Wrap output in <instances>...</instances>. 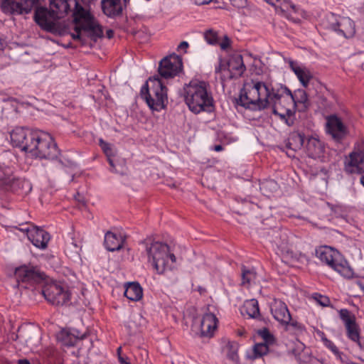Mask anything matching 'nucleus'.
Segmentation results:
<instances>
[{"instance_id": "nucleus-32", "label": "nucleus", "mask_w": 364, "mask_h": 364, "mask_svg": "<svg viewBox=\"0 0 364 364\" xmlns=\"http://www.w3.org/2000/svg\"><path fill=\"white\" fill-rule=\"evenodd\" d=\"M305 137L301 133H293L288 141V146L293 149H300L304 144Z\"/></svg>"}, {"instance_id": "nucleus-47", "label": "nucleus", "mask_w": 364, "mask_h": 364, "mask_svg": "<svg viewBox=\"0 0 364 364\" xmlns=\"http://www.w3.org/2000/svg\"><path fill=\"white\" fill-rule=\"evenodd\" d=\"M223 149H224V148L221 144L215 145L210 148V150H213V151H218V152L221 151Z\"/></svg>"}, {"instance_id": "nucleus-3", "label": "nucleus", "mask_w": 364, "mask_h": 364, "mask_svg": "<svg viewBox=\"0 0 364 364\" xmlns=\"http://www.w3.org/2000/svg\"><path fill=\"white\" fill-rule=\"evenodd\" d=\"M183 97L189 109L195 114L211 112L214 107V100L207 82L191 80L183 87Z\"/></svg>"}, {"instance_id": "nucleus-16", "label": "nucleus", "mask_w": 364, "mask_h": 364, "mask_svg": "<svg viewBox=\"0 0 364 364\" xmlns=\"http://www.w3.org/2000/svg\"><path fill=\"white\" fill-rule=\"evenodd\" d=\"M345 170L350 173H364V149L355 148L345 161Z\"/></svg>"}, {"instance_id": "nucleus-1", "label": "nucleus", "mask_w": 364, "mask_h": 364, "mask_svg": "<svg viewBox=\"0 0 364 364\" xmlns=\"http://www.w3.org/2000/svg\"><path fill=\"white\" fill-rule=\"evenodd\" d=\"M50 9L55 11L61 17L66 14L72 6H75L73 12L74 21L76 24L75 32L71 36L75 40L85 43V37L89 36L93 40L102 35V31L90 10L84 9L77 0H50Z\"/></svg>"}, {"instance_id": "nucleus-5", "label": "nucleus", "mask_w": 364, "mask_h": 364, "mask_svg": "<svg viewBox=\"0 0 364 364\" xmlns=\"http://www.w3.org/2000/svg\"><path fill=\"white\" fill-rule=\"evenodd\" d=\"M26 153L31 157L53 159L58 155V149L52 136L41 130H35Z\"/></svg>"}, {"instance_id": "nucleus-52", "label": "nucleus", "mask_w": 364, "mask_h": 364, "mask_svg": "<svg viewBox=\"0 0 364 364\" xmlns=\"http://www.w3.org/2000/svg\"><path fill=\"white\" fill-rule=\"evenodd\" d=\"M28 346L31 348V349H33V347L36 346V344H33L31 341H27Z\"/></svg>"}, {"instance_id": "nucleus-7", "label": "nucleus", "mask_w": 364, "mask_h": 364, "mask_svg": "<svg viewBox=\"0 0 364 364\" xmlns=\"http://www.w3.org/2000/svg\"><path fill=\"white\" fill-rule=\"evenodd\" d=\"M141 96L148 106L155 111L164 109L168 100L166 88L158 76L149 78L141 89Z\"/></svg>"}, {"instance_id": "nucleus-9", "label": "nucleus", "mask_w": 364, "mask_h": 364, "mask_svg": "<svg viewBox=\"0 0 364 364\" xmlns=\"http://www.w3.org/2000/svg\"><path fill=\"white\" fill-rule=\"evenodd\" d=\"M61 16L54 10H49L44 7H38L35 11L34 20L36 23L44 31L55 34L62 35L58 19Z\"/></svg>"}, {"instance_id": "nucleus-40", "label": "nucleus", "mask_w": 364, "mask_h": 364, "mask_svg": "<svg viewBox=\"0 0 364 364\" xmlns=\"http://www.w3.org/2000/svg\"><path fill=\"white\" fill-rule=\"evenodd\" d=\"M269 345L264 343H257L254 346V354L255 358L262 357L269 351Z\"/></svg>"}, {"instance_id": "nucleus-49", "label": "nucleus", "mask_w": 364, "mask_h": 364, "mask_svg": "<svg viewBox=\"0 0 364 364\" xmlns=\"http://www.w3.org/2000/svg\"><path fill=\"white\" fill-rule=\"evenodd\" d=\"M188 47V43L186 41H183V53H186V48Z\"/></svg>"}, {"instance_id": "nucleus-18", "label": "nucleus", "mask_w": 364, "mask_h": 364, "mask_svg": "<svg viewBox=\"0 0 364 364\" xmlns=\"http://www.w3.org/2000/svg\"><path fill=\"white\" fill-rule=\"evenodd\" d=\"M339 317L346 328L347 337L350 340L358 338L360 328L356 323L355 315L347 309H342L339 311Z\"/></svg>"}, {"instance_id": "nucleus-55", "label": "nucleus", "mask_w": 364, "mask_h": 364, "mask_svg": "<svg viewBox=\"0 0 364 364\" xmlns=\"http://www.w3.org/2000/svg\"><path fill=\"white\" fill-rule=\"evenodd\" d=\"M270 183H271V184H272V185H274V186H277V183H276L275 182H274V181H271V182H270Z\"/></svg>"}, {"instance_id": "nucleus-36", "label": "nucleus", "mask_w": 364, "mask_h": 364, "mask_svg": "<svg viewBox=\"0 0 364 364\" xmlns=\"http://www.w3.org/2000/svg\"><path fill=\"white\" fill-rule=\"evenodd\" d=\"M258 335L263 339V343L272 345L274 343L275 338L267 328H262L258 330Z\"/></svg>"}, {"instance_id": "nucleus-4", "label": "nucleus", "mask_w": 364, "mask_h": 364, "mask_svg": "<svg viewBox=\"0 0 364 364\" xmlns=\"http://www.w3.org/2000/svg\"><path fill=\"white\" fill-rule=\"evenodd\" d=\"M271 93L272 90L264 82L252 80L244 84L237 102L251 110L264 109L268 107Z\"/></svg>"}, {"instance_id": "nucleus-30", "label": "nucleus", "mask_w": 364, "mask_h": 364, "mask_svg": "<svg viewBox=\"0 0 364 364\" xmlns=\"http://www.w3.org/2000/svg\"><path fill=\"white\" fill-rule=\"evenodd\" d=\"M242 315H247L249 318H256L259 315V309L258 302L256 299H250L246 301L242 309Z\"/></svg>"}, {"instance_id": "nucleus-51", "label": "nucleus", "mask_w": 364, "mask_h": 364, "mask_svg": "<svg viewBox=\"0 0 364 364\" xmlns=\"http://www.w3.org/2000/svg\"><path fill=\"white\" fill-rule=\"evenodd\" d=\"M107 35L109 38H111L113 36V31L112 30L107 31Z\"/></svg>"}, {"instance_id": "nucleus-27", "label": "nucleus", "mask_w": 364, "mask_h": 364, "mask_svg": "<svg viewBox=\"0 0 364 364\" xmlns=\"http://www.w3.org/2000/svg\"><path fill=\"white\" fill-rule=\"evenodd\" d=\"M124 296L130 301H137L142 298L143 289L137 282H130L125 285Z\"/></svg>"}, {"instance_id": "nucleus-34", "label": "nucleus", "mask_w": 364, "mask_h": 364, "mask_svg": "<svg viewBox=\"0 0 364 364\" xmlns=\"http://www.w3.org/2000/svg\"><path fill=\"white\" fill-rule=\"evenodd\" d=\"M279 235V240L277 239V237H276V239L273 241L274 243L276 245V246L280 249L282 252H287L289 251V240L287 237V235L284 232H279L277 233Z\"/></svg>"}, {"instance_id": "nucleus-44", "label": "nucleus", "mask_w": 364, "mask_h": 364, "mask_svg": "<svg viewBox=\"0 0 364 364\" xmlns=\"http://www.w3.org/2000/svg\"><path fill=\"white\" fill-rule=\"evenodd\" d=\"M218 44L220 46L221 50H227L230 47L231 41L227 36H225L222 41H218Z\"/></svg>"}, {"instance_id": "nucleus-8", "label": "nucleus", "mask_w": 364, "mask_h": 364, "mask_svg": "<svg viewBox=\"0 0 364 364\" xmlns=\"http://www.w3.org/2000/svg\"><path fill=\"white\" fill-rule=\"evenodd\" d=\"M316 256L342 277L347 279L353 277V269L336 250L328 246H321L316 250Z\"/></svg>"}, {"instance_id": "nucleus-25", "label": "nucleus", "mask_w": 364, "mask_h": 364, "mask_svg": "<svg viewBox=\"0 0 364 364\" xmlns=\"http://www.w3.org/2000/svg\"><path fill=\"white\" fill-rule=\"evenodd\" d=\"M124 242V239L120 234L107 232L105 235V246L109 251L119 250Z\"/></svg>"}, {"instance_id": "nucleus-41", "label": "nucleus", "mask_w": 364, "mask_h": 364, "mask_svg": "<svg viewBox=\"0 0 364 364\" xmlns=\"http://www.w3.org/2000/svg\"><path fill=\"white\" fill-rule=\"evenodd\" d=\"M227 357L233 362L237 363L238 361L237 350L235 345L228 344Z\"/></svg>"}, {"instance_id": "nucleus-53", "label": "nucleus", "mask_w": 364, "mask_h": 364, "mask_svg": "<svg viewBox=\"0 0 364 364\" xmlns=\"http://www.w3.org/2000/svg\"><path fill=\"white\" fill-rule=\"evenodd\" d=\"M360 183L364 187V176H361L360 178Z\"/></svg>"}, {"instance_id": "nucleus-22", "label": "nucleus", "mask_w": 364, "mask_h": 364, "mask_svg": "<svg viewBox=\"0 0 364 364\" xmlns=\"http://www.w3.org/2000/svg\"><path fill=\"white\" fill-rule=\"evenodd\" d=\"M127 0H102V8L104 14L109 17H114L122 14Z\"/></svg>"}, {"instance_id": "nucleus-43", "label": "nucleus", "mask_w": 364, "mask_h": 364, "mask_svg": "<svg viewBox=\"0 0 364 364\" xmlns=\"http://www.w3.org/2000/svg\"><path fill=\"white\" fill-rule=\"evenodd\" d=\"M314 298L318 304L322 306H328L330 305V300L326 296H323L320 294H315Z\"/></svg>"}, {"instance_id": "nucleus-6", "label": "nucleus", "mask_w": 364, "mask_h": 364, "mask_svg": "<svg viewBox=\"0 0 364 364\" xmlns=\"http://www.w3.org/2000/svg\"><path fill=\"white\" fill-rule=\"evenodd\" d=\"M268 101V107L272 108L273 114L278 115L282 120L289 125V120L294 113L291 90L286 87L277 90L272 89Z\"/></svg>"}, {"instance_id": "nucleus-21", "label": "nucleus", "mask_w": 364, "mask_h": 364, "mask_svg": "<svg viewBox=\"0 0 364 364\" xmlns=\"http://www.w3.org/2000/svg\"><path fill=\"white\" fill-rule=\"evenodd\" d=\"M271 314L274 318L281 324L291 321V316L284 302L279 299H274L271 304Z\"/></svg>"}, {"instance_id": "nucleus-54", "label": "nucleus", "mask_w": 364, "mask_h": 364, "mask_svg": "<svg viewBox=\"0 0 364 364\" xmlns=\"http://www.w3.org/2000/svg\"><path fill=\"white\" fill-rule=\"evenodd\" d=\"M181 48H182V42L178 45V49H180Z\"/></svg>"}, {"instance_id": "nucleus-35", "label": "nucleus", "mask_w": 364, "mask_h": 364, "mask_svg": "<svg viewBox=\"0 0 364 364\" xmlns=\"http://www.w3.org/2000/svg\"><path fill=\"white\" fill-rule=\"evenodd\" d=\"M99 144L102 149L103 150L104 153L106 154V156L108 157V161L109 164L113 166V161L111 159V156L114 155V150L112 146L107 142L105 141L102 139H99Z\"/></svg>"}, {"instance_id": "nucleus-28", "label": "nucleus", "mask_w": 364, "mask_h": 364, "mask_svg": "<svg viewBox=\"0 0 364 364\" xmlns=\"http://www.w3.org/2000/svg\"><path fill=\"white\" fill-rule=\"evenodd\" d=\"M293 107H298L299 111H304L309 105L305 90L299 89L292 93Z\"/></svg>"}, {"instance_id": "nucleus-46", "label": "nucleus", "mask_w": 364, "mask_h": 364, "mask_svg": "<svg viewBox=\"0 0 364 364\" xmlns=\"http://www.w3.org/2000/svg\"><path fill=\"white\" fill-rule=\"evenodd\" d=\"M196 5H203L210 3L212 0H191Z\"/></svg>"}, {"instance_id": "nucleus-23", "label": "nucleus", "mask_w": 364, "mask_h": 364, "mask_svg": "<svg viewBox=\"0 0 364 364\" xmlns=\"http://www.w3.org/2000/svg\"><path fill=\"white\" fill-rule=\"evenodd\" d=\"M58 341L65 346H73L77 341L82 338V336L76 329H63L57 336Z\"/></svg>"}, {"instance_id": "nucleus-2", "label": "nucleus", "mask_w": 364, "mask_h": 364, "mask_svg": "<svg viewBox=\"0 0 364 364\" xmlns=\"http://www.w3.org/2000/svg\"><path fill=\"white\" fill-rule=\"evenodd\" d=\"M148 263L158 274L174 276L180 266V252L174 247L155 242L146 246Z\"/></svg>"}, {"instance_id": "nucleus-39", "label": "nucleus", "mask_w": 364, "mask_h": 364, "mask_svg": "<svg viewBox=\"0 0 364 364\" xmlns=\"http://www.w3.org/2000/svg\"><path fill=\"white\" fill-rule=\"evenodd\" d=\"M204 38L208 43L210 45H217L218 43L219 37L217 31L210 29L205 32Z\"/></svg>"}, {"instance_id": "nucleus-26", "label": "nucleus", "mask_w": 364, "mask_h": 364, "mask_svg": "<svg viewBox=\"0 0 364 364\" xmlns=\"http://www.w3.org/2000/svg\"><path fill=\"white\" fill-rule=\"evenodd\" d=\"M226 63L233 75L237 77H240L246 70L242 56L238 53L232 55Z\"/></svg>"}, {"instance_id": "nucleus-19", "label": "nucleus", "mask_w": 364, "mask_h": 364, "mask_svg": "<svg viewBox=\"0 0 364 364\" xmlns=\"http://www.w3.org/2000/svg\"><path fill=\"white\" fill-rule=\"evenodd\" d=\"M15 276L18 282H37L43 278L37 269L31 265H21L15 270Z\"/></svg>"}, {"instance_id": "nucleus-15", "label": "nucleus", "mask_w": 364, "mask_h": 364, "mask_svg": "<svg viewBox=\"0 0 364 364\" xmlns=\"http://www.w3.org/2000/svg\"><path fill=\"white\" fill-rule=\"evenodd\" d=\"M218 319L216 316L213 313L205 314L200 323L196 326V323L193 324V331H195L196 333L200 337L212 338L215 335V331L218 329Z\"/></svg>"}, {"instance_id": "nucleus-13", "label": "nucleus", "mask_w": 364, "mask_h": 364, "mask_svg": "<svg viewBox=\"0 0 364 364\" xmlns=\"http://www.w3.org/2000/svg\"><path fill=\"white\" fill-rule=\"evenodd\" d=\"M43 294L46 299L53 305H64L70 299V293L67 287L57 282L48 284Z\"/></svg>"}, {"instance_id": "nucleus-31", "label": "nucleus", "mask_w": 364, "mask_h": 364, "mask_svg": "<svg viewBox=\"0 0 364 364\" xmlns=\"http://www.w3.org/2000/svg\"><path fill=\"white\" fill-rule=\"evenodd\" d=\"M215 73L220 75V78L222 82H225L232 78H237V76L233 75L225 61H220L218 66L215 67Z\"/></svg>"}, {"instance_id": "nucleus-10", "label": "nucleus", "mask_w": 364, "mask_h": 364, "mask_svg": "<svg viewBox=\"0 0 364 364\" xmlns=\"http://www.w3.org/2000/svg\"><path fill=\"white\" fill-rule=\"evenodd\" d=\"M326 23L327 29L345 38H350L355 33V23L348 17L336 16L331 13L326 16Z\"/></svg>"}, {"instance_id": "nucleus-45", "label": "nucleus", "mask_w": 364, "mask_h": 364, "mask_svg": "<svg viewBox=\"0 0 364 364\" xmlns=\"http://www.w3.org/2000/svg\"><path fill=\"white\" fill-rule=\"evenodd\" d=\"M231 4L234 6L240 7L243 6L245 4V1H243V0H228Z\"/></svg>"}, {"instance_id": "nucleus-12", "label": "nucleus", "mask_w": 364, "mask_h": 364, "mask_svg": "<svg viewBox=\"0 0 364 364\" xmlns=\"http://www.w3.org/2000/svg\"><path fill=\"white\" fill-rule=\"evenodd\" d=\"M182 68V58L175 53L167 55L159 62L158 72L161 77L171 79L178 75Z\"/></svg>"}, {"instance_id": "nucleus-50", "label": "nucleus", "mask_w": 364, "mask_h": 364, "mask_svg": "<svg viewBox=\"0 0 364 364\" xmlns=\"http://www.w3.org/2000/svg\"><path fill=\"white\" fill-rule=\"evenodd\" d=\"M119 362L121 364H130L129 362H127L123 358L121 357H119Z\"/></svg>"}, {"instance_id": "nucleus-37", "label": "nucleus", "mask_w": 364, "mask_h": 364, "mask_svg": "<svg viewBox=\"0 0 364 364\" xmlns=\"http://www.w3.org/2000/svg\"><path fill=\"white\" fill-rule=\"evenodd\" d=\"M306 149L311 155L316 154L320 151V142L315 138H310L307 141Z\"/></svg>"}, {"instance_id": "nucleus-33", "label": "nucleus", "mask_w": 364, "mask_h": 364, "mask_svg": "<svg viewBox=\"0 0 364 364\" xmlns=\"http://www.w3.org/2000/svg\"><path fill=\"white\" fill-rule=\"evenodd\" d=\"M256 279V272L253 269L246 268L245 266L242 267V284L249 285Z\"/></svg>"}, {"instance_id": "nucleus-14", "label": "nucleus", "mask_w": 364, "mask_h": 364, "mask_svg": "<svg viewBox=\"0 0 364 364\" xmlns=\"http://www.w3.org/2000/svg\"><path fill=\"white\" fill-rule=\"evenodd\" d=\"M38 0H0L4 13L10 15H26L31 12Z\"/></svg>"}, {"instance_id": "nucleus-11", "label": "nucleus", "mask_w": 364, "mask_h": 364, "mask_svg": "<svg viewBox=\"0 0 364 364\" xmlns=\"http://www.w3.org/2000/svg\"><path fill=\"white\" fill-rule=\"evenodd\" d=\"M6 230L14 232L16 235H18V232H22L35 247L42 250L47 247L50 239V235L46 231L33 225L26 228L8 227Z\"/></svg>"}, {"instance_id": "nucleus-29", "label": "nucleus", "mask_w": 364, "mask_h": 364, "mask_svg": "<svg viewBox=\"0 0 364 364\" xmlns=\"http://www.w3.org/2000/svg\"><path fill=\"white\" fill-rule=\"evenodd\" d=\"M318 335L321 336V341L324 346L332 352L336 359L341 360L342 363H346L347 360L346 355L339 350L336 344L332 341L328 339L323 332L320 331Z\"/></svg>"}, {"instance_id": "nucleus-20", "label": "nucleus", "mask_w": 364, "mask_h": 364, "mask_svg": "<svg viewBox=\"0 0 364 364\" xmlns=\"http://www.w3.org/2000/svg\"><path fill=\"white\" fill-rule=\"evenodd\" d=\"M327 130L337 141H341L348 133L346 127L336 115H331L327 118Z\"/></svg>"}, {"instance_id": "nucleus-17", "label": "nucleus", "mask_w": 364, "mask_h": 364, "mask_svg": "<svg viewBox=\"0 0 364 364\" xmlns=\"http://www.w3.org/2000/svg\"><path fill=\"white\" fill-rule=\"evenodd\" d=\"M35 130L23 127H16L11 132L10 137L13 146L18 147L26 152L27 145H29Z\"/></svg>"}, {"instance_id": "nucleus-42", "label": "nucleus", "mask_w": 364, "mask_h": 364, "mask_svg": "<svg viewBox=\"0 0 364 364\" xmlns=\"http://www.w3.org/2000/svg\"><path fill=\"white\" fill-rule=\"evenodd\" d=\"M350 341L355 342L360 348V355L359 358L361 361L364 362V337H361L360 333L358 335V338L350 339Z\"/></svg>"}, {"instance_id": "nucleus-24", "label": "nucleus", "mask_w": 364, "mask_h": 364, "mask_svg": "<svg viewBox=\"0 0 364 364\" xmlns=\"http://www.w3.org/2000/svg\"><path fill=\"white\" fill-rule=\"evenodd\" d=\"M289 64L291 70L296 75L302 85L306 87L310 80L312 78V74L310 70L305 67L300 66L296 62L293 60H290Z\"/></svg>"}, {"instance_id": "nucleus-38", "label": "nucleus", "mask_w": 364, "mask_h": 364, "mask_svg": "<svg viewBox=\"0 0 364 364\" xmlns=\"http://www.w3.org/2000/svg\"><path fill=\"white\" fill-rule=\"evenodd\" d=\"M282 325L285 326L287 331H290V328H292L296 332L302 333L306 329L304 325L291 318L288 323H284Z\"/></svg>"}, {"instance_id": "nucleus-48", "label": "nucleus", "mask_w": 364, "mask_h": 364, "mask_svg": "<svg viewBox=\"0 0 364 364\" xmlns=\"http://www.w3.org/2000/svg\"><path fill=\"white\" fill-rule=\"evenodd\" d=\"M18 363V364H30V362L28 360L22 359V360H19Z\"/></svg>"}]
</instances>
